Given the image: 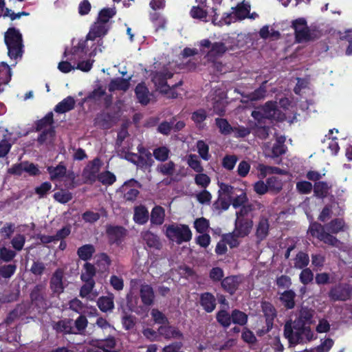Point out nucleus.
Returning <instances> with one entry per match:
<instances>
[{
	"label": "nucleus",
	"mask_w": 352,
	"mask_h": 352,
	"mask_svg": "<svg viewBox=\"0 0 352 352\" xmlns=\"http://www.w3.org/2000/svg\"><path fill=\"white\" fill-rule=\"evenodd\" d=\"M307 322L308 310L303 308L300 317L293 324L289 322L285 323L284 336L290 345H296L308 340V327H306Z\"/></svg>",
	"instance_id": "f257e3e1"
},
{
	"label": "nucleus",
	"mask_w": 352,
	"mask_h": 352,
	"mask_svg": "<svg viewBox=\"0 0 352 352\" xmlns=\"http://www.w3.org/2000/svg\"><path fill=\"white\" fill-rule=\"evenodd\" d=\"M5 43L8 48V55L12 59L21 57L23 54V37L19 30L15 28H9L4 36Z\"/></svg>",
	"instance_id": "f03ea898"
},
{
	"label": "nucleus",
	"mask_w": 352,
	"mask_h": 352,
	"mask_svg": "<svg viewBox=\"0 0 352 352\" xmlns=\"http://www.w3.org/2000/svg\"><path fill=\"white\" fill-rule=\"evenodd\" d=\"M166 235L170 240L175 239L179 245L192 239L191 230L187 225H170L166 228Z\"/></svg>",
	"instance_id": "7ed1b4c3"
},
{
	"label": "nucleus",
	"mask_w": 352,
	"mask_h": 352,
	"mask_svg": "<svg viewBox=\"0 0 352 352\" xmlns=\"http://www.w3.org/2000/svg\"><path fill=\"white\" fill-rule=\"evenodd\" d=\"M309 233L325 244L338 247L340 241L333 234L327 232L320 223L314 222L309 225Z\"/></svg>",
	"instance_id": "20e7f679"
},
{
	"label": "nucleus",
	"mask_w": 352,
	"mask_h": 352,
	"mask_svg": "<svg viewBox=\"0 0 352 352\" xmlns=\"http://www.w3.org/2000/svg\"><path fill=\"white\" fill-rule=\"evenodd\" d=\"M23 173H26L30 177L41 174L38 166L28 160L14 164L8 169V173L14 176H21Z\"/></svg>",
	"instance_id": "39448f33"
},
{
	"label": "nucleus",
	"mask_w": 352,
	"mask_h": 352,
	"mask_svg": "<svg viewBox=\"0 0 352 352\" xmlns=\"http://www.w3.org/2000/svg\"><path fill=\"white\" fill-rule=\"evenodd\" d=\"M65 272L63 268H57L50 278V289L53 296L59 297L65 291Z\"/></svg>",
	"instance_id": "423d86ee"
},
{
	"label": "nucleus",
	"mask_w": 352,
	"mask_h": 352,
	"mask_svg": "<svg viewBox=\"0 0 352 352\" xmlns=\"http://www.w3.org/2000/svg\"><path fill=\"white\" fill-rule=\"evenodd\" d=\"M128 230L122 226L107 225L106 234L110 245L120 246L127 236Z\"/></svg>",
	"instance_id": "0eeeda50"
},
{
	"label": "nucleus",
	"mask_w": 352,
	"mask_h": 352,
	"mask_svg": "<svg viewBox=\"0 0 352 352\" xmlns=\"http://www.w3.org/2000/svg\"><path fill=\"white\" fill-rule=\"evenodd\" d=\"M351 294L352 286L349 284L339 283L329 292V297L333 301H346L350 299Z\"/></svg>",
	"instance_id": "6e6552de"
},
{
	"label": "nucleus",
	"mask_w": 352,
	"mask_h": 352,
	"mask_svg": "<svg viewBox=\"0 0 352 352\" xmlns=\"http://www.w3.org/2000/svg\"><path fill=\"white\" fill-rule=\"evenodd\" d=\"M173 76V74L167 70L155 72L152 74L151 80L157 89L166 94L168 90L170 89V86L168 85L167 80L171 78Z\"/></svg>",
	"instance_id": "1a4fd4ad"
},
{
	"label": "nucleus",
	"mask_w": 352,
	"mask_h": 352,
	"mask_svg": "<svg viewBox=\"0 0 352 352\" xmlns=\"http://www.w3.org/2000/svg\"><path fill=\"white\" fill-rule=\"evenodd\" d=\"M101 166L100 160L98 157L90 162L82 170L83 183L92 184L97 179V176Z\"/></svg>",
	"instance_id": "9d476101"
},
{
	"label": "nucleus",
	"mask_w": 352,
	"mask_h": 352,
	"mask_svg": "<svg viewBox=\"0 0 352 352\" xmlns=\"http://www.w3.org/2000/svg\"><path fill=\"white\" fill-rule=\"evenodd\" d=\"M118 117L116 113L101 111L94 118V125L102 129H109L113 126Z\"/></svg>",
	"instance_id": "9b49d317"
},
{
	"label": "nucleus",
	"mask_w": 352,
	"mask_h": 352,
	"mask_svg": "<svg viewBox=\"0 0 352 352\" xmlns=\"http://www.w3.org/2000/svg\"><path fill=\"white\" fill-rule=\"evenodd\" d=\"M277 104L276 101L270 100L263 106L261 109L267 119L277 121H283L285 119V114L278 108Z\"/></svg>",
	"instance_id": "f8f14e48"
},
{
	"label": "nucleus",
	"mask_w": 352,
	"mask_h": 352,
	"mask_svg": "<svg viewBox=\"0 0 352 352\" xmlns=\"http://www.w3.org/2000/svg\"><path fill=\"white\" fill-rule=\"evenodd\" d=\"M44 286L38 284L34 287L30 293V299L33 305L38 309L45 310L47 308V301L44 294Z\"/></svg>",
	"instance_id": "ddd939ff"
},
{
	"label": "nucleus",
	"mask_w": 352,
	"mask_h": 352,
	"mask_svg": "<svg viewBox=\"0 0 352 352\" xmlns=\"http://www.w3.org/2000/svg\"><path fill=\"white\" fill-rule=\"evenodd\" d=\"M104 97V107L109 109L113 102V96L111 94H106L105 89L101 85L97 86L93 91L89 92L85 98V101H97L102 97Z\"/></svg>",
	"instance_id": "4468645a"
},
{
	"label": "nucleus",
	"mask_w": 352,
	"mask_h": 352,
	"mask_svg": "<svg viewBox=\"0 0 352 352\" xmlns=\"http://www.w3.org/2000/svg\"><path fill=\"white\" fill-rule=\"evenodd\" d=\"M292 27L295 31L296 42L302 43L308 41V26L305 19L299 18L294 20Z\"/></svg>",
	"instance_id": "2eb2a0df"
},
{
	"label": "nucleus",
	"mask_w": 352,
	"mask_h": 352,
	"mask_svg": "<svg viewBox=\"0 0 352 352\" xmlns=\"http://www.w3.org/2000/svg\"><path fill=\"white\" fill-rule=\"evenodd\" d=\"M253 227V221L251 219L236 217L234 223V231L236 236L243 238L248 236Z\"/></svg>",
	"instance_id": "dca6fc26"
},
{
	"label": "nucleus",
	"mask_w": 352,
	"mask_h": 352,
	"mask_svg": "<svg viewBox=\"0 0 352 352\" xmlns=\"http://www.w3.org/2000/svg\"><path fill=\"white\" fill-rule=\"evenodd\" d=\"M138 157L136 166L140 168H146L153 166L154 161L151 153L142 144L138 145Z\"/></svg>",
	"instance_id": "f3484780"
},
{
	"label": "nucleus",
	"mask_w": 352,
	"mask_h": 352,
	"mask_svg": "<svg viewBox=\"0 0 352 352\" xmlns=\"http://www.w3.org/2000/svg\"><path fill=\"white\" fill-rule=\"evenodd\" d=\"M308 265V254L299 252L295 258L294 267L298 269H302L300 279L304 285L308 284V268H305Z\"/></svg>",
	"instance_id": "a211bd4d"
},
{
	"label": "nucleus",
	"mask_w": 352,
	"mask_h": 352,
	"mask_svg": "<svg viewBox=\"0 0 352 352\" xmlns=\"http://www.w3.org/2000/svg\"><path fill=\"white\" fill-rule=\"evenodd\" d=\"M109 28L107 25L96 21L89 29L86 36L87 40L95 41L97 38H103L109 32Z\"/></svg>",
	"instance_id": "6ab92c4d"
},
{
	"label": "nucleus",
	"mask_w": 352,
	"mask_h": 352,
	"mask_svg": "<svg viewBox=\"0 0 352 352\" xmlns=\"http://www.w3.org/2000/svg\"><path fill=\"white\" fill-rule=\"evenodd\" d=\"M331 188V184L325 181L315 182L314 185L309 182V192L313 190L314 195L318 199L326 198Z\"/></svg>",
	"instance_id": "aec40b11"
},
{
	"label": "nucleus",
	"mask_w": 352,
	"mask_h": 352,
	"mask_svg": "<svg viewBox=\"0 0 352 352\" xmlns=\"http://www.w3.org/2000/svg\"><path fill=\"white\" fill-rule=\"evenodd\" d=\"M140 296L142 304L149 307L154 304L155 293L151 285L144 283L140 285Z\"/></svg>",
	"instance_id": "412c9836"
},
{
	"label": "nucleus",
	"mask_w": 352,
	"mask_h": 352,
	"mask_svg": "<svg viewBox=\"0 0 352 352\" xmlns=\"http://www.w3.org/2000/svg\"><path fill=\"white\" fill-rule=\"evenodd\" d=\"M199 304L206 313H212L216 309L217 300L212 293L206 292L200 294Z\"/></svg>",
	"instance_id": "4be33fe9"
},
{
	"label": "nucleus",
	"mask_w": 352,
	"mask_h": 352,
	"mask_svg": "<svg viewBox=\"0 0 352 352\" xmlns=\"http://www.w3.org/2000/svg\"><path fill=\"white\" fill-rule=\"evenodd\" d=\"M261 309L265 318V323L268 324V328H272L274 319L277 316V311L274 306L268 301L261 302Z\"/></svg>",
	"instance_id": "5701e85b"
},
{
	"label": "nucleus",
	"mask_w": 352,
	"mask_h": 352,
	"mask_svg": "<svg viewBox=\"0 0 352 352\" xmlns=\"http://www.w3.org/2000/svg\"><path fill=\"white\" fill-rule=\"evenodd\" d=\"M160 338L162 336L165 339L170 340L171 338L182 339L183 333L177 327L170 326L169 324L161 325L158 328Z\"/></svg>",
	"instance_id": "b1692460"
},
{
	"label": "nucleus",
	"mask_w": 352,
	"mask_h": 352,
	"mask_svg": "<svg viewBox=\"0 0 352 352\" xmlns=\"http://www.w3.org/2000/svg\"><path fill=\"white\" fill-rule=\"evenodd\" d=\"M227 50L228 47L224 43L214 42L206 54V57L208 60L214 62L217 58L222 57Z\"/></svg>",
	"instance_id": "393cba45"
},
{
	"label": "nucleus",
	"mask_w": 352,
	"mask_h": 352,
	"mask_svg": "<svg viewBox=\"0 0 352 352\" xmlns=\"http://www.w3.org/2000/svg\"><path fill=\"white\" fill-rule=\"evenodd\" d=\"M141 236L148 248L157 250L162 248V244L159 236L150 230L142 232Z\"/></svg>",
	"instance_id": "a878e982"
},
{
	"label": "nucleus",
	"mask_w": 352,
	"mask_h": 352,
	"mask_svg": "<svg viewBox=\"0 0 352 352\" xmlns=\"http://www.w3.org/2000/svg\"><path fill=\"white\" fill-rule=\"evenodd\" d=\"M323 226L327 232L334 234L344 232L348 229V226L342 218H335Z\"/></svg>",
	"instance_id": "bb28decb"
},
{
	"label": "nucleus",
	"mask_w": 352,
	"mask_h": 352,
	"mask_svg": "<svg viewBox=\"0 0 352 352\" xmlns=\"http://www.w3.org/2000/svg\"><path fill=\"white\" fill-rule=\"evenodd\" d=\"M240 284L239 278L237 276H229L224 278L221 285L223 289L230 295L235 294Z\"/></svg>",
	"instance_id": "cd10ccee"
},
{
	"label": "nucleus",
	"mask_w": 352,
	"mask_h": 352,
	"mask_svg": "<svg viewBox=\"0 0 352 352\" xmlns=\"http://www.w3.org/2000/svg\"><path fill=\"white\" fill-rule=\"evenodd\" d=\"M135 94L141 104L147 105L150 102L149 90L144 82L136 85Z\"/></svg>",
	"instance_id": "c85d7f7f"
},
{
	"label": "nucleus",
	"mask_w": 352,
	"mask_h": 352,
	"mask_svg": "<svg viewBox=\"0 0 352 352\" xmlns=\"http://www.w3.org/2000/svg\"><path fill=\"white\" fill-rule=\"evenodd\" d=\"M131 78L126 79L121 77L112 79L108 85V90L110 92L115 91H126L130 87L129 80Z\"/></svg>",
	"instance_id": "c756f323"
},
{
	"label": "nucleus",
	"mask_w": 352,
	"mask_h": 352,
	"mask_svg": "<svg viewBox=\"0 0 352 352\" xmlns=\"http://www.w3.org/2000/svg\"><path fill=\"white\" fill-rule=\"evenodd\" d=\"M270 223L267 217L261 216L256 226V236L259 241L266 239L269 234Z\"/></svg>",
	"instance_id": "7c9ffc66"
},
{
	"label": "nucleus",
	"mask_w": 352,
	"mask_h": 352,
	"mask_svg": "<svg viewBox=\"0 0 352 352\" xmlns=\"http://www.w3.org/2000/svg\"><path fill=\"white\" fill-rule=\"evenodd\" d=\"M53 328L57 333L76 334L72 327V320L71 319L60 320L54 323Z\"/></svg>",
	"instance_id": "2f4dec72"
},
{
	"label": "nucleus",
	"mask_w": 352,
	"mask_h": 352,
	"mask_svg": "<svg viewBox=\"0 0 352 352\" xmlns=\"http://www.w3.org/2000/svg\"><path fill=\"white\" fill-rule=\"evenodd\" d=\"M75 104L76 102L74 98L72 96H69L58 102L55 106L54 111L57 113H65L74 109Z\"/></svg>",
	"instance_id": "473e14b6"
},
{
	"label": "nucleus",
	"mask_w": 352,
	"mask_h": 352,
	"mask_svg": "<svg viewBox=\"0 0 352 352\" xmlns=\"http://www.w3.org/2000/svg\"><path fill=\"white\" fill-rule=\"evenodd\" d=\"M47 170L51 181H56L65 177L67 174V168L63 163L58 164L56 166H48Z\"/></svg>",
	"instance_id": "72a5a7b5"
},
{
	"label": "nucleus",
	"mask_w": 352,
	"mask_h": 352,
	"mask_svg": "<svg viewBox=\"0 0 352 352\" xmlns=\"http://www.w3.org/2000/svg\"><path fill=\"white\" fill-rule=\"evenodd\" d=\"M25 314V307L21 304H17L16 307L8 314L6 318L4 320V323L6 325L10 326L16 320L23 316Z\"/></svg>",
	"instance_id": "f704fd0d"
},
{
	"label": "nucleus",
	"mask_w": 352,
	"mask_h": 352,
	"mask_svg": "<svg viewBox=\"0 0 352 352\" xmlns=\"http://www.w3.org/2000/svg\"><path fill=\"white\" fill-rule=\"evenodd\" d=\"M149 218L148 211L144 206L135 207L133 220L140 225L145 224Z\"/></svg>",
	"instance_id": "c9c22d12"
},
{
	"label": "nucleus",
	"mask_w": 352,
	"mask_h": 352,
	"mask_svg": "<svg viewBox=\"0 0 352 352\" xmlns=\"http://www.w3.org/2000/svg\"><path fill=\"white\" fill-rule=\"evenodd\" d=\"M215 318L223 329H228L232 324L231 314L226 309H220L216 313Z\"/></svg>",
	"instance_id": "e433bc0d"
},
{
	"label": "nucleus",
	"mask_w": 352,
	"mask_h": 352,
	"mask_svg": "<svg viewBox=\"0 0 352 352\" xmlns=\"http://www.w3.org/2000/svg\"><path fill=\"white\" fill-rule=\"evenodd\" d=\"M95 252L96 249L92 244H85L78 248L77 255L80 259L87 261L92 258Z\"/></svg>",
	"instance_id": "4c0bfd02"
},
{
	"label": "nucleus",
	"mask_w": 352,
	"mask_h": 352,
	"mask_svg": "<svg viewBox=\"0 0 352 352\" xmlns=\"http://www.w3.org/2000/svg\"><path fill=\"white\" fill-rule=\"evenodd\" d=\"M234 11L232 14L235 18L239 20L245 19L248 16L250 12V5L248 3H245L244 1L240 3H238L235 8H232Z\"/></svg>",
	"instance_id": "58836bf2"
},
{
	"label": "nucleus",
	"mask_w": 352,
	"mask_h": 352,
	"mask_svg": "<svg viewBox=\"0 0 352 352\" xmlns=\"http://www.w3.org/2000/svg\"><path fill=\"white\" fill-rule=\"evenodd\" d=\"M190 16L194 19L204 22H208V10L199 5L193 6L189 12Z\"/></svg>",
	"instance_id": "ea45409f"
},
{
	"label": "nucleus",
	"mask_w": 352,
	"mask_h": 352,
	"mask_svg": "<svg viewBox=\"0 0 352 352\" xmlns=\"http://www.w3.org/2000/svg\"><path fill=\"white\" fill-rule=\"evenodd\" d=\"M54 123V114L50 111L43 118L35 122V131H41L47 126L53 127Z\"/></svg>",
	"instance_id": "a19ab883"
},
{
	"label": "nucleus",
	"mask_w": 352,
	"mask_h": 352,
	"mask_svg": "<svg viewBox=\"0 0 352 352\" xmlns=\"http://www.w3.org/2000/svg\"><path fill=\"white\" fill-rule=\"evenodd\" d=\"M165 210L160 206H155L151 213V222L155 225H162L164 223Z\"/></svg>",
	"instance_id": "79ce46f5"
},
{
	"label": "nucleus",
	"mask_w": 352,
	"mask_h": 352,
	"mask_svg": "<svg viewBox=\"0 0 352 352\" xmlns=\"http://www.w3.org/2000/svg\"><path fill=\"white\" fill-rule=\"evenodd\" d=\"M295 292L291 289H289L281 294L280 300L286 309H292L295 306Z\"/></svg>",
	"instance_id": "37998d69"
},
{
	"label": "nucleus",
	"mask_w": 352,
	"mask_h": 352,
	"mask_svg": "<svg viewBox=\"0 0 352 352\" xmlns=\"http://www.w3.org/2000/svg\"><path fill=\"white\" fill-rule=\"evenodd\" d=\"M97 305L102 312L113 310L114 308L113 296H100L97 300Z\"/></svg>",
	"instance_id": "c03bdc74"
},
{
	"label": "nucleus",
	"mask_w": 352,
	"mask_h": 352,
	"mask_svg": "<svg viewBox=\"0 0 352 352\" xmlns=\"http://www.w3.org/2000/svg\"><path fill=\"white\" fill-rule=\"evenodd\" d=\"M116 14V10L114 8H104L99 11L96 21L107 25Z\"/></svg>",
	"instance_id": "a18cd8bd"
},
{
	"label": "nucleus",
	"mask_w": 352,
	"mask_h": 352,
	"mask_svg": "<svg viewBox=\"0 0 352 352\" xmlns=\"http://www.w3.org/2000/svg\"><path fill=\"white\" fill-rule=\"evenodd\" d=\"M84 271L80 274L82 281H95L94 277L96 274V269L94 265L90 263H85L83 265Z\"/></svg>",
	"instance_id": "49530a36"
},
{
	"label": "nucleus",
	"mask_w": 352,
	"mask_h": 352,
	"mask_svg": "<svg viewBox=\"0 0 352 352\" xmlns=\"http://www.w3.org/2000/svg\"><path fill=\"white\" fill-rule=\"evenodd\" d=\"M232 323L244 326L248 320V316L243 311L234 309L231 311Z\"/></svg>",
	"instance_id": "de8ad7c7"
},
{
	"label": "nucleus",
	"mask_w": 352,
	"mask_h": 352,
	"mask_svg": "<svg viewBox=\"0 0 352 352\" xmlns=\"http://www.w3.org/2000/svg\"><path fill=\"white\" fill-rule=\"evenodd\" d=\"M97 180L102 185L111 186L116 182V177L109 170H104L98 174Z\"/></svg>",
	"instance_id": "09e8293b"
},
{
	"label": "nucleus",
	"mask_w": 352,
	"mask_h": 352,
	"mask_svg": "<svg viewBox=\"0 0 352 352\" xmlns=\"http://www.w3.org/2000/svg\"><path fill=\"white\" fill-rule=\"evenodd\" d=\"M84 184L83 181L76 179V175L74 171L67 172L65 175V186L67 189H74L76 187Z\"/></svg>",
	"instance_id": "8fccbe9b"
},
{
	"label": "nucleus",
	"mask_w": 352,
	"mask_h": 352,
	"mask_svg": "<svg viewBox=\"0 0 352 352\" xmlns=\"http://www.w3.org/2000/svg\"><path fill=\"white\" fill-rule=\"evenodd\" d=\"M215 124L218 127L219 132L224 135H230L232 131L234 130L233 129L234 127H232L228 121L225 118H216Z\"/></svg>",
	"instance_id": "3c124183"
},
{
	"label": "nucleus",
	"mask_w": 352,
	"mask_h": 352,
	"mask_svg": "<svg viewBox=\"0 0 352 352\" xmlns=\"http://www.w3.org/2000/svg\"><path fill=\"white\" fill-rule=\"evenodd\" d=\"M12 77V72L10 66L5 62L0 63V83L8 84Z\"/></svg>",
	"instance_id": "603ef678"
},
{
	"label": "nucleus",
	"mask_w": 352,
	"mask_h": 352,
	"mask_svg": "<svg viewBox=\"0 0 352 352\" xmlns=\"http://www.w3.org/2000/svg\"><path fill=\"white\" fill-rule=\"evenodd\" d=\"M230 202V199H227L219 193L217 199L212 204V209L216 211L227 210L231 204Z\"/></svg>",
	"instance_id": "864d4df0"
},
{
	"label": "nucleus",
	"mask_w": 352,
	"mask_h": 352,
	"mask_svg": "<svg viewBox=\"0 0 352 352\" xmlns=\"http://www.w3.org/2000/svg\"><path fill=\"white\" fill-rule=\"evenodd\" d=\"M16 252L5 246L0 248V263H10L16 256Z\"/></svg>",
	"instance_id": "5fc2aeb1"
},
{
	"label": "nucleus",
	"mask_w": 352,
	"mask_h": 352,
	"mask_svg": "<svg viewBox=\"0 0 352 352\" xmlns=\"http://www.w3.org/2000/svg\"><path fill=\"white\" fill-rule=\"evenodd\" d=\"M17 265L15 263L0 265V276L3 278H10L16 272Z\"/></svg>",
	"instance_id": "6e6d98bb"
},
{
	"label": "nucleus",
	"mask_w": 352,
	"mask_h": 352,
	"mask_svg": "<svg viewBox=\"0 0 352 352\" xmlns=\"http://www.w3.org/2000/svg\"><path fill=\"white\" fill-rule=\"evenodd\" d=\"M266 83L267 81L263 82L258 88L248 95V98L252 101H256L264 98L267 92Z\"/></svg>",
	"instance_id": "4d7b16f0"
},
{
	"label": "nucleus",
	"mask_w": 352,
	"mask_h": 352,
	"mask_svg": "<svg viewBox=\"0 0 352 352\" xmlns=\"http://www.w3.org/2000/svg\"><path fill=\"white\" fill-rule=\"evenodd\" d=\"M187 164L194 171L197 173H202L204 171V167L201 165V161L198 159V157L195 154H190L187 158Z\"/></svg>",
	"instance_id": "13d9d810"
},
{
	"label": "nucleus",
	"mask_w": 352,
	"mask_h": 352,
	"mask_svg": "<svg viewBox=\"0 0 352 352\" xmlns=\"http://www.w3.org/2000/svg\"><path fill=\"white\" fill-rule=\"evenodd\" d=\"M53 197L56 201L65 204L72 199L73 195L67 190L60 189L54 194Z\"/></svg>",
	"instance_id": "bf43d9fd"
},
{
	"label": "nucleus",
	"mask_w": 352,
	"mask_h": 352,
	"mask_svg": "<svg viewBox=\"0 0 352 352\" xmlns=\"http://www.w3.org/2000/svg\"><path fill=\"white\" fill-rule=\"evenodd\" d=\"M197 148L199 156L205 161H208L211 155L209 153V146L204 140L197 142Z\"/></svg>",
	"instance_id": "052dcab7"
},
{
	"label": "nucleus",
	"mask_w": 352,
	"mask_h": 352,
	"mask_svg": "<svg viewBox=\"0 0 352 352\" xmlns=\"http://www.w3.org/2000/svg\"><path fill=\"white\" fill-rule=\"evenodd\" d=\"M170 150L166 146H160L153 150V156L157 161L164 162L169 157Z\"/></svg>",
	"instance_id": "680f3d73"
},
{
	"label": "nucleus",
	"mask_w": 352,
	"mask_h": 352,
	"mask_svg": "<svg viewBox=\"0 0 352 352\" xmlns=\"http://www.w3.org/2000/svg\"><path fill=\"white\" fill-rule=\"evenodd\" d=\"M269 190L275 192H279L283 188L282 180L276 176L270 177L266 180Z\"/></svg>",
	"instance_id": "e2e57ef3"
},
{
	"label": "nucleus",
	"mask_w": 352,
	"mask_h": 352,
	"mask_svg": "<svg viewBox=\"0 0 352 352\" xmlns=\"http://www.w3.org/2000/svg\"><path fill=\"white\" fill-rule=\"evenodd\" d=\"M207 118L206 111L204 109H199L192 113L191 120L195 123L197 126L201 127V124Z\"/></svg>",
	"instance_id": "0e129e2a"
},
{
	"label": "nucleus",
	"mask_w": 352,
	"mask_h": 352,
	"mask_svg": "<svg viewBox=\"0 0 352 352\" xmlns=\"http://www.w3.org/2000/svg\"><path fill=\"white\" fill-rule=\"evenodd\" d=\"M97 265L100 267V270L102 271H107L111 265V260L109 256L104 252L100 253L98 256Z\"/></svg>",
	"instance_id": "69168bd1"
},
{
	"label": "nucleus",
	"mask_w": 352,
	"mask_h": 352,
	"mask_svg": "<svg viewBox=\"0 0 352 352\" xmlns=\"http://www.w3.org/2000/svg\"><path fill=\"white\" fill-rule=\"evenodd\" d=\"M116 342L113 336H109L104 340H100L98 348L102 349L104 352H112L111 349L116 346Z\"/></svg>",
	"instance_id": "338daca9"
},
{
	"label": "nucleus",
	"mask_w": 352,
	"mask_h": 352,
	"mask_svg": "<svg viewBox=\"0 0 352 352\" xmlns=\"http://www.w3.org/2000/svg\"><path fill=\"white\" fill-rule=\"evenodd\" d=\"M334 344L331 338H327L316 347L309 349V352H329Z\"/></svg>",
	"instance_id": "774afa93"
}]
</instances>
